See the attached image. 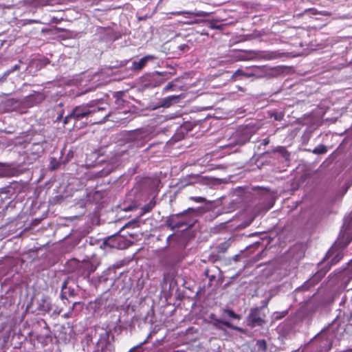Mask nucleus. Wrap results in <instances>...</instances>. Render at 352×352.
<instances>
[{"label":"nucleus","mask_w":352,"mask_h":352,"mask_svg":"<svg viewBox=\"0 0 352 352\" xmlns=\"http://www.w3.org/2000/svg\"><path fill=\"white\" fill-rule=\"evenodd\" d=\"M212 29L217 28V27L212 26L211 27Z\"/></svg>","instance_id":"nucleus-43"},{"label":"nucleus","mask_w":352,"mask_h":352,"mask_svg":"<svg viewBox=\"0 0 352 352\" xmlns=\"http://www.w3.org/2000/svg\"><path fill=\"white\" fill-rule=\"evenodd\" d=\"M265 308L256 307L251 309L247 317V324L252 328L262 327L265 323Z\"/></svg>","instance_id":"nucleus-3"},{"label":"nucleus","mask_w":352,"mask_h":352,"mask_svg":"<svg viewBox=\"0 0 352 352\" xmlns=\"http://www.w3.org/2000/svg\"><path fill=\"white\" fill-rule=\"evenodd\" d=\"M63 117V113H60V115H58V116L57 117V120H60Z\"/></svg>","instance_id":"nucleus-38"},{"label":"nucleus","mask_w":352,"mask_h":352,"mask_svg":"<svg viewBox=\"0 0 352 352\" xmlns=\"http://www.w3.org/2000/svg\"><path fill=\"white\" fill-rule=\"evenodd\" d=\"M109 116V113H107L105 115V116L104 117V120H105L107 118H108Z\"/></svg>","instance_id":"nucleus-40"},{"label":"nucleus","mask_w":352,"mask_h":352,"mask_svg":"<svg viewBox=\"0 0 352 352\" xmlns=\"http://www.w3.org/2000/svg\"><path fill=\"white\" fill-rule=\"evenodd\" d=\"M257 345L260 349H262L263 351H265L267 349V344L265 340H258Z\"/></svg>","instance_id":"nucleus-30"},{"label":"nucleus","mask_w":352,"mask_h":352,"mask_svg":"<svg viewBox=\"0 0 352 352\" xmlns=\"http://www.w3.org/2000/svg\"><path fill=\"white\" fill-rule=\"evenodd\" d=\"M214 325L218 329H223L224 327H227L232 329L233 330H243L240 327L233 326L230 321H228L226 320H215Z\"/></svg>","instance_id":"nucleus-16"},{"label":"nucleus","mask_w":352,"mask_h":352,"mask_svg":"<svg viewBox=\"0 0 352 352\" xmlns=\"http://www.w3.org/2000/svg\"><path fill=\"white\" fill-rule=\"evenodd\" d=\"M154 59H155V57L153 55L145 56L139 60L133 61L131 69L135 72H140L148 62L153 60Z\"/></svg>","instance_id":"nucleus-6"},{"label":"nucleus","mask_w":352,"mask_h":352,"mask_svg":"<svg viewBox=\"0 0 352 352\" xmlns=\"http://www.w3.org/2000/svg\"><path fill=\"white\" fill-rule=\"evenodd\" d=\"M196 221V219L184 220L183 217H180L179 219H177V223L181 224V228L183 226H186V228H190L194 225Z\"/></svg>","instance_id":"nucleus-20"},{"label":"nucleus","mask_w":352,"mask_h":352,"mask_svg":"<svg viewBox=\"0 0 352 352\" xmlns=\"http://www.w3.org/2000/svg\"><path fill=\"white\" fill-rule=\"evenodd\" d=\"M327 151V148L324 144H320L317 146L314 150L311 151V152L314 154L320 155V154H324L326 153Z\"/></svg>","instance_id":"nucleus-23"},{"label":"nucleus","mask_w":352,"mask_h":352,"mask_svg":"<svg viewBox=\"0 0 352 352\" xmlns=\"http://www.w3.org/2000/svg\"><path fill=\"white\" fill-rule=\"evenodd\" d=\"M38 309L39 311L43 312H49L52 309V304L49 298L45 296H43L38 302Z\"/></svg>","instance_id":"nucleus-15"},{"label":"nucleus","mask_w":352,"mask_h":352,"mask_svg":"<svg viewBox=\"0 0 352 352\" xmlns=\"http://www.w3.org/2000/svg\"><path fill=\"white\" fill-rule=\"evenodd\" d=\"M173 15H183V14H190L196 16H208L210 15L209 12L204 11H177L171 12Z\"/></svg>","instance_id":"nucleus-17"},{"label":"nucleus","mask_w":352,"mask_h":352,"mask_svg":"<svg viewBox=\"0 0 352 352\" xmlns=\"http://www.w3.org/2000/svg\"><path fill=\"white\" fill-rule=\"evenodd\" d=\"M98 304L99 305V307L102 306L104 305V300L101 299L98 301Z\"/></svg>","instance_id":"nucleus-36"},{"label":"nucleus","mask_w":352,"mask_h":352,"mask_svg":"<svg viewBox=\"0 0 352 352\" xmlns=\"http://www.w3.org/2000/svg\"><path fill=\"white\" fill-rule=\"evenodd\" d=\"M184 212H186V214H184L182 217L184 219V220H192L195 219L194 218L195 214L197 213L196 210L192 208H188L187 210Z\"/></svg>","instance_id":"nucleus-21"},{"label":"nucleus","mask_w":352,"mask_h":352,"mask_svg":"<svg viewBox=\"0 0 352 352\" xmlns=\"http://www.w3.org/2000/svg\"><path fill=\"white\" fill-rule=\"evenodd\" d=\"M249 54L252 56L250 57L243 58V59H250L253 57H258L265 60H272L276 58V54L274 52L251 51Z\"/></svg>","instance_id":"nucleus-8"},{"label":"nucleus","mask_w":352,"mask_h":352,"mask_svg":"<svg viewBox=\"0 0 352 352\" xmlns=\"http://www.w3.org/2000/svg\"><path fill=\"white\" fill-rule=\"evenodd\" d=\"M175 85L172 83V82H169L165 87H164V90L165 91H168V90H170V89H172L173 87H174Z\"/></svg>","instance_id":"nucleus-34"},{"label":"nucleus","mask_w":352,"mask_h":352,"mask_svg":"<svg viewBox=\"0 0 352 352\" xmlns=\"http://www.w3.org/2000/svg\"><path fill=\"white\" fill-rule=\"evenodd\" d=\"M272 206V205H271L270 207H268L267 210L270 209V208Z\"/></svg>","instance_id":"nucleus-44"},{"label":"nucleus","mask_w":352,"mask_h":352,"mask_svg":"<svg viewBox=\"0 0 352 352\" xmlns=\"http://www.w3.org/2000/svg\"><path fill=\"white\" fill-rule=\"evenodd\" d=\"M255 130L249 126H246L243 127L241 130L237 131L238 135H241V140H240L241 144H244L245 142L250 140L252 134L255 133Z\"/></svg>","instance_id":"nucleus-9"},{"label":"nucleus","mask_w":352,"mask_h":352,"mask_svg":"<svg viewBox=\"0 0 352 352\" xmlns=\"http://www.w3.org/2000/svg\"><path fill=\"white\" fill-rule=\"evenodd\" d=\"M185 214H186V212H181L169 217L166 221L167 227L169 228L171 230L180 228L181 224L177 223V219H179Z\"/></svg>","instance_id":"nucleus-10"},{"label":"nucleus","mask_w":352,"mask_h":352,"mask_svg":"<svg viewBox=\"0 0 352 352\" xmlns=\"http://www.w3.org/2000/svg\"><path fill=\"white\" fill-rule=\"evenodd\" d=\"M132 139L138 147H142L151 139V135L147 131L140 130L133 133Z\"/></svg>","instance_id":"nucleus-5"},{"label":"nucleus","mask_w":352,"mask_h":352,"mask_svg":"<svg viewBox=\"0 0 352 352\" xmlns=\"http://www.w3.org/2000/svg\"><path fill=\"white\" fill-rule=\"evenodd\" d=\"M19 69H20V65L19 64H16L10 69H8L4 72L3 78H6L12 72L19 70Z\"/></svg>","instance_id":"nucleus-27"},{"label":"nucleus","mask_w":352,"mask_h":352,"mask_svg":"<svg viewBox=\"0 0 352 352\" xmlns=\"http://www.w3.org/2000/svg\"><path fill=\"white\" fill-rule=\"evenodd\" d=\"M43 100V96L36 93L24 98L21 103L25 107H30L41 102Z\"/></svg>","instance_id":"nucleus-7"},{"label":"nucleus","mask_w":352,"mask_h":352,"mask_svg":"<svg viewBox=\"0 0 352 352\" xmlns=\"http://www.w3.org/2000/svg\"><path fill=\"white\" fill-rule=\"evenodd\" d=\"M179 49L181 50V51H187L189 49V47L188 45H186V44H183V45H181L179 46Z\"/></svg>","instance_id":"nucleus-33"},{"label":"nucleus","mask_w":352,"mask_h":352,"mask_svg":"<svg viewBox=\"0 0 352 352\" xmlns=\"http://www.w3.org/2000/svg\"><path fill=\"white\" fill-rule=\"evenodd\" d=\"M69 280L66 279L63 281L61 287V293H60V298L62 299H66L67 296H76V292L74 288H71L70 287H68Z\"/></svg>","instance_id":"nucleus-11"},{"label":"nucleus","mask_w":352,"mask_h":352,"mask_svg":"<svg viewBox=\"0 0 352 352\" xmlns=\"http://www.w3.org/2000/svg\"><path fill=\"white\" fill-rule=\"evenodd\" d=\"M342 257V250L338 249L336 245L333 246L327 253L324 261L319 264L320 270L310 279L307 280L303 285L298 287L296 290L305 291L314 286L326 274L331 266L338 263Z\"/></svg>","instance_id":"nucleus-1"},{"label":"nucleus","mask_w":352,"mask_h":352,"mask_svg":"<svg viewBox=\"0 0 352 352\" xmlns=\"http://www.w3.org/2000/svg\"><path fill=\"white\" fill-rule=\"evenodd\" d=\"M69 313H68V314H65V316L68 317V316H69Z\"/></svg>","instance_id":"nucleus-42"},{"label":"nucleus","mask_w":352,"mask_h":352,"mask_svg":"<svg viewBox=\"0 0 352 352\" xmlns=\"http://www.w3.org/2000/svg\"><path fill=\"white\" fill-rule=\"evenodd\" d=\"M13 192L10 189L8 188H3L0 190V202L1 204H3V201L6 200H9V203L12 199Z\"/></svg>","instance_id":"nucleus-18"},{"label":"nucleus","mask_w":352,"mask_h":352,"mask_svg":"<svg viewBox=\"0 0 352 352\" xmlns=\"http://www.w3.org/2000/svg\"><path fill=\"white\" fill-rule=\"evenodd\" d=\"M97 266L92 263H86V270L88 271V275L93 273L96 270Z\"/></svg>","instance_id":"nucleus-29"},{"label":"nucleus","mask_w":352,"mask_h":352,"mask_svg":"<svg viewBox=\"0 0 352 352\" xmlns=\"http://www.w3.org/2000/svg\"><path fill=\"white\" fill-rule=\"evenodd\" d=\"M344 322L341 319L340 316L338 315L333 320V321L329 324L327 327H324L322 329V331L324 330H338L339 329H344V326L343 325Z\"/></svg>","instance_id":"nucleus-12"},{"label":"nucleus","mask_w":352,"mask_h":352,"mask_svg":"<svg viewBox=\"0 0 352 352\" xmlns=\"http://www.w3.org/2000/svg\"><path fill=\"white\" fill-rule=\"evenodd\" d=\"M269 143V140H264V145H267V144Z\"/></svg>","instance_id":"nucleus-39"},{"label":"nucleus","mask_w":352,"mask_h":352,"mask_svg":"<svg viewBox=\"0 0 352 352\" xmlns=\"http://www.w3.org/2000/svg\"><path fill=\"white\" fill-rule=\"evenodd\" d=\"M233 242V239L232 237L228 238L225 241L220 243L215 247V250L218 254H224L227 252L228 248L231 246Z\"/></svg>","instance_id":"nucleus-13"},{"label":"nucleus","mask_w":352,"mask_h":352,"mask_svg":"<svg viewBox=\"0 0 352 352\" xmlns=\"http://www.w3.org/2000/svg\"><path fill=\"white\" fill-rule=\"evenodd\" d=\"M157 332V331H151V333H149V335H148V338H147L146 340H144L143 342H141L139 345H138L137 346H135V347L132 348V349L129 351V352H134V351L136 350V349H137V348H138V347H139V346H140L141 345H142V344H145V343L148 342V338L149 337H151V336H152V334H153H153H155Z\"/></svg>","instance_id":"nucleus-28"},{"label":"nucleus","mask_w":352,"mask_h":352,"mask_svg":"<svg viewBox=\"0 0 352 352\" xmlns=\"http://www.w3.org/2000/svg\"><path fill=\"white\" fill-rule=\"evenodd\" d=\"M181 99V96H170L163 98L160 102V107H169L173 104L177 103Z\"/></svg>","instance_id":"nucleus-14"},{"label":"nucleus","mask_w":352,"mask_h":352,"mask_svg":"<svg viewBox=\"0 0 352 352\" xmlns=\"http://www.w3.org/2000/svg\"><path fill=\"white\" fill-rule=\"evenodd\" d=\"M344 274L348 277V280L352 279V261L348 263V266L344 270Z\"/></svg>","instance_id":"nucleus-25"},{"label":"nucleus","mask_w":352,"mask_h":352,"mask_svg":"<svg viewBox=\"0 0 352 352\" xmlns=\"http://www.w3.org/2000/svg\"><path fill=\"white\" fill-rule=\"evenodd\" d=\"M287 314H288L287 310L280 311V312L276 311L273 314V318L274 320H280V319L284 318L285 316H286L287 315Z\"/></svg>","instance_id":"nucleus-26"},{"label":"nucleus","mask_w":352,"mask_h":352,"mask_svg":"<svg viewBox=\"0 0 352 352\" xmlns=\"http://www.w3.org/2000/svg\"><path fill=\"white\" fill-rule=\"evenodd\" d=\"M239 76H243L246 78H250L254 76L255 74L253 72H245L241 69H238L234 73L233 77H237Z\"/></svg>","instance_id":"nucleus-24"},{"label":"nucleus","mask_w":352,"mask_h":352,"mask_svg":"<svg viewBox=\"0 0 352 352\" xmlns=\"http://www.w3.org/2000/svg\"><path fill=\"white\" fill-rule=\"evenodd\" d=\"M100 104H102V100H98L76 106L69 115L65 116L63 120L64 124H68L72 120L75 123L76 121L82 120L83 118L97 111H105L108 106L107 104H105L104 106H100Z\"/></svg>","instance_id":"nucleus-2"},{"label":"nucleus","mask_w":352,"mask_h":352,"mask_svg":"<svg viewBox=\"0 0 352 352\" xmlns=\"http://www.w3.org/2000/svg\"><path fill=\"white\" fill-rule=\"evenodd\" d=\"M190 199L198 203H204L206 201V199L202 197H191Z\"/></svg>","instance_id":"nucleus-32"},{"label":"nucleus","mask_w":352,"mask_h":352,"mask_svg":"<svg viewBox=\"0 0 352 352\" xmlns=\"http://www.w3.org/2000/svg\"><path fill=\"white\" fill-rule=\"evenodd\" d=\"M77 305H80V302H75L73 303V307H72V309L74 308V307Z\"/></svg>","instance_id":"nucleus-37"},{"label":"nucleus","mask_w":352,"mask_h":352,"mask_svg":"<svg viewBox=\"0 0 352 352\" xmlns=\"http://www.w3.org/2000/svg\"><path fill=\"white\" fill-rule=\"evenodd\" d=\"M156 202L155 198H153L147 204L142 208V212L140 215H143L145 213L149 212L155 207Z\"/></svg>","instance_id":"nucleus-19"},{"label":"nucleus","mask_w":352,"mask_h":352,"mask_svg":"<svg viewBox=\"0 0 352 352\" xmlns=\"http://www.w3.org/2000/svg\"><path fill=\"white\" fill-rule=\"evenodd\" d=\"M103 245L111 248L122 250L126 247V243L122 236L118 233L113 234L103 242Z\"/></svg>","instance_id":"nucleus-4"},{"label":"nucleus","mask_w":352,"mask_h":352,"mask_svg":"<svg viewBox=\"0 0 352 352\" xmlns=\"http://www.w3.org/2000/svg\"><path fill=\"white\" fill-rule=\"evenodd\" d=\"M233 258V260H234V261H239V254H236V255H234V256H233V258Z\"/></svg>","instance_id":"nucleus-35"},{"label":"nucleus","mask_w":352,"mask_h":352,"mask_svg":"<svg viewBox=\"0 0 352 352\" xmlns=\"http://www.w3.org/2000/svg\"><path fill=\"white\" fill-rule=\"evenodd\" d=\"M186 330L190 331V330H193V329L192 327H189Z\"/></svg>","instance_id":"nucleus-41"},{"label":"nucleus","mask_w":352,"mask_h":352,"mask_svg":"<svg viewBox=\"0 0 352 352\" xmlns=\"http://www.w3.org/2000/svg\"><path fill=\"white\" fill-rule=\"evenodd\" d=\"M311 10L313 12L312 13H313L314 14H321V15H322V16H330V15H331L330 12H327V11H324H324H320V12H317V11H316V10H314V9H311Z\"/></svg>","instance_id":"nucleus-31"},{"label":"nucleus","mask_w":352,"mask_h":352,"mask_svg":"<svg viewBox=\"0 0 352 352\" xmlns=\"http://www.w3.org/2000/svg\"><path fill=\"white\" fill-rule=\"evenodd\" d=\"M223 318L229 317V318H231L232 319H236V320H239L240 319L239 315L235 314L231 309H224L223 310Z\"/></svg>","instance_id":"nucleus-22"}]
</instances>
